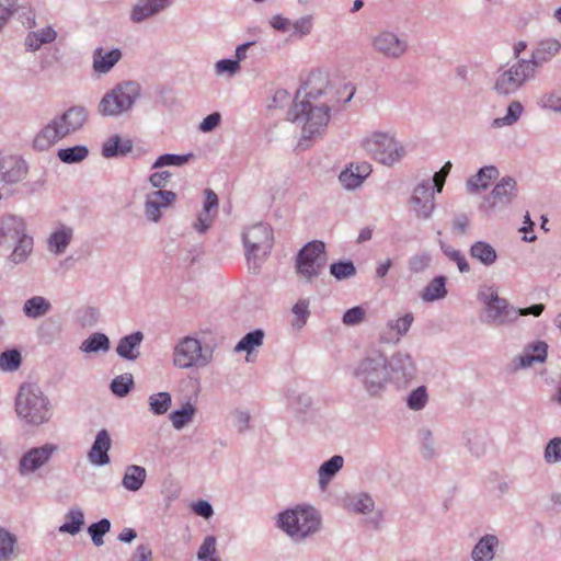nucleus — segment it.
Here are the masks:
<instances>
[{
    "label": "nucleus",
    "instance_id": "obj_36",
    "mask_svg": "<svg viewBox=\"0 0 561 561\" xmlns=\"http://www.w3.org/2000/svg\"><path fill=\"white\" fill-rule=\"evenodd\" d=\"M147 478V471L144 467L138 465H129L126 467L122 485L130 492L139 491Z\"/></svg>",
    "mask_w": 561,
    "mask_h": 561
},
{
    "label": "nucleus",
    "instance_id": "obj_42",
    "mask_svg": "<svg viewBox=\"0 0 561 561\" xmlns=\"http://www.w3.org/2000/svg\"><path fill=\"white\" fill-rule=\"evenodd\" d=\"M67 522L59 527V531L69 535H77L84 525V514L81 508L72 507L66 514Z\"/></svg>",
    "mask_w": 561,
    "mask_h": 561
},
{
    "label": "nucleus",
    "instance_id": "obj_1",
    "mask_svg": "<svg viewBox=\"0 0 561 561\" xmlns=\"http://www.w3.org/2000/svg\"><path fill=\"white\" fill-rule=\"evenodd\" d=\"M334 101L336 96L329 75L313 71L297 90L287 119L301 126L302 139L309 140L327 128Z\"/></svg>",
    "mask_w": 561,
    "mask_h": 561
},
{
    "label": "nucleus",
    "instance_id": "obj_53",
    "mask_svg": "<svg viewBox=\"0 0 561 561\" xmlns=\"http://www.w3.org/2000/svg\"><path fill=\"white\" fill-rule=\"evenodd\" d=\"M22 363L21 353L15 350H8L0 354V369L2 371H14Z\"/></svg>",
    "mask_w": 561,
    "mask_h": 561
},
{
    "label": "nucleus",
    "instance_id": "obj_30",
    "mask_svg": "<svg viewBox=\"0 0 561 561\" xmlns=\"http://www.w3.org/2000/svg\"><path fill=\"white\" fill-rule=\"evenodd\" d=\"M417 442L420 445L421 457L424 460L432 461L439 456L438 444L430 427L422 426L417 430Z\"/></svg>",
    "mask_w": 561,
    "mask_h": 561
},
{
    "label": "nucleus",
    "instance_id": "obj_56",
    "mask_svg": "<svg viewBox=\"0 0 561 561\" xmlns=\"http://www.w3.org/2000/svg\"><path fill=\"white\" fill-rule=\"evenodd\" d=\"M134 385V379L130 374H124L115 377L111 382V390L119 398L127 396Z\"/></svg>",
    "mask_w": 561,
    "mask_h": 561
},
{
    "label": "nucleus",
    "instance_id": "obj_33",
    "mask_svg": "<svg viewBox=\"0 0 561 561\" xmlns=\"http://www.w3.org/2000/svg\"><path fill=\"white\" fill-rule=\"evenodd\" d=\"M134 148L130 139H122L118 135L110 137L102 146V156L104 158L124 157L131 152Z\"/></svg>",
    "mask_w": 561,
    "mask_h": 561
},
{
    "label": "nucleus",
    "instance_id": "obj_52",
    "mask_svg": "<svg viewBox=\"0 0 561 561\" xmlns=\"http://www.w3.org/2000/svg\"><path fill=\"white\" fill-rule=\"evenodd\" d=\"M330 274L337 280L351 278L356 275V267L350 260L334 262L330 265Z\"/></svg>",
    "mask_w": 561,
    "mask_h": 561
},
{
    "label": "nucleus",
    "instance_id": "obj_20",
    "mask_svg": "<svg viewBox=\"0 0 561 561\" xmlns=\"http://www.w3.org/2000/svg\"><path fill=\"white\" fill-rule=\"evenodd\" d=\"M27 164L19 156H7L0 159V182L15 184L27 174Z\"/></svg>",
    "mask_w": 561,
    "mask_h": 561
},
{
    "label": "nucleus",
    "instance_id": "obj_16",
    "mask_svg": "<svg viewBox=\"0 0 561 561\" xmlns=\"http://www.w3.org/2000/svg\"><path fill=\"white\" fill-rule=\"evenodd\" d=\"M58 447L54 444H44L41 447H33L22 455L19 461V473L28 476L48 463Z\"/></svg>",
    "mask_w": 561,
    "mask_h": 561
},
{
    "label": "nucleus",
    "instance_id": "obj_35",
    "mask_svg": "<svg viewBox=\"0 0 561 561\" xmlns=\"http://www.w3.org/2000/svg\"><path fill=\"white\" fill-rule=\"evenodd\" d=\"M469 254L473 260L484 266L493 265L497 260V252L495 248L486 241H476L469 249Z\"/></svg>",
    "mask_w": 561,
    "mask_h": 561
},
{
    "label": "nucleus",
    "instance_id": "obj_29",
    "mask_svg": "<svg viewBox=\"0 0 561 561\" xmlns=\"http://www.w3.org/2000/svg\"><path fill=\"white\" fill-rule=\"evenodd\" d=\"M142 340L144 334L140 331L125 335L118 341L116 353L124 359L135 360L139 357V348Z\"/></svg>",
    "mask_w": 561,
    "mask_h": 561
},
{
    "label": "nucleus",
    "instance_id": "obj_37",
    "mask_svg": "<svg viewBox=\"0 0 561 561\" xmlns=\"http://www.w3.org/2000/svg\"><path fill=\"white\" fill-rule=\"evenodd\" d=\"M73 230L68 226H60L48 238V249L55 254H61L72 240Z\"/></svg>",
    "mask_w": 561,
    "mask_h": 561
},
{
    "label": "nucleus",
    "instance_id": "obj_59",
    "mask_svg": "<svg viewBox=\"0 0 561 561\" xmlns=\"http://www.w3.org/2000/svg\"><path fill=\"white\" fill-rule=\"evenodd\" d=\"M466 446L471 455L479 458L486 451L485 438L481 435L469 433L466 442Z\"/></svg>",
    "mask_w": 561,
    "mask_h": 561
},
{
    "label": "nucleus",
    "instance_id": "obj_17",
    "mask_svg": "<svg viewBox=\"0 0 561 561\" xmlns=\"http://www.w3.org/2000/svg\"><path fill=\"white\" fill-rule=\"evenodd\" d=\"M410 204L419 219H430L435 208L434 188L428 180L419 183L410 197Z\"/></svg>",
    "mask_w": 561,
    "mask_h": 561
},
{
    "label": "nucleus",
    "instance_id": "obj_31",
    "mask_svg": "<svg viewBox=\"0 0 561 561\" xmlns=\"http://www.w3.org/2000/svg\"><path fill=\"white\" fill-rule=\"evenodd\" d=\"M499 545V539L494 535H484L479 539L471 551V559L473 561H492L495 556V548Z\"/></svg>",
    "mask_w": 561,
    "mask_h": 561
},
{
    "label": "nucleus",
    "instance_id": "obj_57",
    "mask_svg": "<svg viewBox=\"0 0 561 561\" xmlns=\"http://www.w3.org/2000/svg\"><path fill=\"white\" fill-rule=\"evenodd\" d=\"M432 262V256L428 252H421L412 255L408 262V268L412 274H421L425 272Z\"/></svg>",
    "mask_w": 561,
    "mask_h": 561
},
{
    "label": "nucleus",
    "instance_id": "obj_51",
    "mask_svg": "<svg viewBox=\"0 0 561 561\" xmlns=\"http://www.w3.org/2000/svg\"><path fill=\"white\" fill-rule=\"evenodd\" d=\"M440 250L443 253L453 262H455L458 266L460 273H468L470 271V265L465 256V254L449 244H446L443 241H439Z\"/></svg>",
    "mask_w": 561,
    "mask_h": 561
},
{
    "label": "nucleus",
    "instance_id": "obj_46",
    "mask_svg": "<svg viewBox=\"0 0 561 561\" xmlns=\"http://www.w3.org/2000/svg\"><path fill=\"white\" fill-rule=\"evenodd\" d=\"M16 244L11 253V255L9 256V260L14 263V264H19V263H22L24 262L27 256L31 254L32 250H33V238L25 234V236H22L21 238L16 239Z\"/></svg>",
    "mask_w": 561,
    "mask_h": 561
},
{
    "label": "nucleus",
    "instance_id": "obj_41",
    "mask_svg": "<svg viewBox=\"0 0 561 561\" xmlns=\"http://www.w3.org/2000/svg\"><path fill=\"white\" fill-rule=\"evenodd\" d=\"M61 322L56 318H48L44 320L38 329L37 336L46 344L53 343L60 337Z\"/></svg>",
    "mask_w": 561,
    "mask_h": 561
},
{
    "label": "nucleus",
    "instance_id": "obj_62",
    "mask_svg": "<svg viewBox=\"0 0 561 561\" xmlns=\"http://www.w3.org/2000/svg\"><path fill=\"white\" fill-rule=\"evenodd\" d=\"M545 460L548 463H557L561 461V437L552 438L546 446Z\"/></svg>",
    "mask_w": 561,
    "mask_h": 561
},
{
    "label": "nucleus",
    "instance_id": "obj_13",
    "mask_svg": "<svg viewBox=\"0 0 561 561\" xmlns=\"http://www.w3.org/2000/svg\"><path fill=\"white\" fill-rule=\"evenodd\" d=\"M389 382L398 388L407 387L417 374V366L413 356L403 351L393 352L386 357Z\"/></svg>",
    "mask_w": 561,
    "mask_h": 561
},
{
    "label": "nucleus",
    "instance_id": "obj_54",
    "mask_svg": "<svg viewBox=\"0 0 561 561\" xmlns=\"http://www.w3.org/2000/svg\"><path fill=\"white\" fill-rule=\"evenodd\" d=\"M111 529V522L107 518H102L88 527V534L91 536L94 546L100 547L103 545V537Z\"/></svg>",
    "mask_w": 561,
    "mask_h": 561
},
{
    "label": "nucleus",
    "instance_id": "obj_60",
    "mask_svg": "<svg viewBox=\"0 0 561 561\" xmlns=\"http://www.w3.org/2000/svg\"><path fill=\"white\" fill-rule=\"evenodd\" d=\"M339 180L346 190H355L363 183V176L355 172L353 164L341 172Z\"/></svg>",
    "mask_w": 561,
    "mask_h": 561
},
{
    "label": "nucleus",
    "instance_id": "obj_4",
    "mask_svg": "<svg viewBox=\"0 0 561 561\" xmlns=\"http://www.w3.org/2000/svg\"><path fill=\"white\" fill-rule=\"evenodd\" d=\"M351 375L370 398H380L390 383L386 356L380 352L360 358L352 368Z\"/></svg>",
    "mask_w": 561,
    "mask_h": 561
},
{
    "label": "nucleus",
    "instance_id": "obj_44",
    "mask_svg": "<svg viewBox=\"0 0 561 561\" xmlns=\"http://www.w3.org/2000/svg\"><path fill=\"white\" fill-rule=\"evenodd\" d=\"M111 347L110 339L104 333L95 332L85 339L80 350L84 353L107 352Z\"/></svg>",
    "mask_w": 561,
    "mask_h": 561
},
{
    "label": "nucleus",
    "instance_id": "obj_8",
    "mask_svg": "<svg viewBox=\"0 0 561 561\" xmlns=\"http://www.w3.org/2000/svg\"><path fill=\"white\" fill-rule=\"evenodd\" d=\"M363 149L379 163L391 167L403 159L407 150L392 135L376 131L362 141Z\"/></svg>",
    "mask_w": 561,
    "mask_h": 561
},
{
    "label": "nucleus",
    "instance_id": "obj_23",
    "mask_svg": "<svg viewBox=\"0 0 561 561\" xmlns=\"http://www.w3.org/2000/svg\"><path fill=\"white\" fill-rule=\"evenodd\" d=\"M122 57L123 54L119 48L105 50L103 47H96L92 55L93 71L98 75H106L114 68Z\"/></svg>",
    "mask_w": 561,
    "mask_h": 561
},
{
    "label": "nucleus",
    "instance_id": "obj_38",
    "mask_svg": "<svg viewBox=\"0 0 561 561\" xmlns=\"http://www.w3.org/2000/svg\"><path fill=\"white\" fill-rule=\"evenodd\" d=\"M22 310L25 317L38 319L51 310V304L43 296H33L25 300Z\"/></svg>",
    "mask_w": 561,
    "mask_h": 561
},
{
    "label": "nucleus",
    "instance_id": "obj_7",
    "mask_svg": "<svg viewBox=\"0 0 561 561\" xmlns=\"http://www.w3.org/2000/svg\"><path fill=\"white\" fill-rule=\"evenodd\" d=\"M478 299L482 304L480 321L491 328H506L517 321L516 307L499 296L497 290L488 287L479 290Z\"/></svg>",
    "mask_w": 561,
    "mask_h": 561
},
{
    "label": "nucleus",
    "instance_id": "obj_6",
    "mask_svg": "<svg viewBox=\"0 0 561 561\" xmlns=\"http://www.w3.org/2000/svg\"><path fill=\"white\" fill-rule=\"evenodd\" d=\"M141 91L139 82L122 81L105 92L98 104V113L103 117H119L129 113L140 98Z\"/></svg>",
    "mask_w": 561,
    "mask_h": 561
},
{
    "label": "nucleus",
    "instance_id": "obj_47",
    "mask_svg": "<svg viewBox=\"0 0 561 561\" xmlns=\"http://www.w3.org/2000/svg\"><path fill=\"white\" fill-rule=\"evenodd\" d=\"M148 404L150 412L156 415H162L171 408L172 397L167 391L153 393L149 396Z\"/></svg>",
    "mask_w": 561,
    "mask_h": 561
},
{
    "label": "nucleus",
    "instance_id": "obj_32",
    "mask_svg": "<svg viewBox=\"0 0 561 561\" xmlns=\"http://www.w3.org/2000/svg\"><path fill=\"white\" fill-rule=\"evenodd\" d=\"M344 458L341 455H334L324 461L318 469V483L321 490H325L330 481L343 468Z\"/></svg>",
    "mask_w": 561,
    "mask_h": 561
},
{
    "label": "nucleus",
    "instance_id": "obj_26",
    "mask_svg": "<svg viewBox=\"0 0 561 561\" xmlns=\"http://www.w3.org/2000/svg\"><path fill=\"white\" fill-rule=\"evenodd\" d=\"M25 234V222L22 217L5 215L0 219V241L2 243H10Z\"/></svg>",
    "mask_w": 561,
    "mask_h": 561
},
{
    "label": "nucleus",
    "instance_id": "obj_21",
    "mask_svg": "<svg viewBox=\"0 0 561 561\" xmlns=\"http://www.w3.org/2000/svg\"><path fill=\"white\" fill-rule=\"evenodd\" d=\"M413 321L414 316L411 312L389 319L386 323L385 330L380 333V341L387 344L399 343L401 337L409 332Z\"/></svg>",
    "mask_w": 561,
    "mask_h": 561
},
{
    "label": "nucleus",
    "instance_id": "obj_43",
    "mask_svg": "<svg viewBox=\"0 0 561 561\" xmlns=\"http://www.w3.org/2000/svg\"><path fill=\"white\" fill-rule=\"evenodd\" d=\"M264 335L265 333L262 329H255L247 333L234 346V352L251 354L256 347L263 344Z\"/></svg>",
    "mask_w": 561,
    "mask_h": 561
},
{
    "label": "nucleus",
    "instance_id": "obj_3",
    "mask_svg": "<svg viewBox=\"0 0 561 561\" xmlns=\"http://www.w3.org/2000/svg\"><path fill=\"white\" fill-rule=\"evenodd\" d=\"M322 518L317 508L298 504L276 515V526L294 542L300 543L318 534Z\"/></svg>",
    "mask_w": 561,
    "mask_h": 561
},
{
    "label": "nucleus",
    "instance_id": "obj_14",
    "mask_svg": "<svg viewBox=\"0 0 561 561\" xmlns=\"http://www.w3.org/2000/svg\"><path fill=\"white\" fill-rule=\"evenodd\" d=\"M517 196V182L512 176L502 178L489 195L483 197L480 209L493 215L506 209Z\"/></svg>",
    "mask_w": 561,
    "mask_h": 561
},
{
    "label": "nucleus",
    "instance_id": "obj_48",
    "mask_svg": "<svg viewBox=\"0 0 561 561\" xmlns=\"http://www.w3.org/2000/svg\"><path fill=\"white\" fill-rule=\"evenodd\" d=\"M193 158V153L187 154H175V153H164L157 158V160L152 163L151 169H162L164 167H182Z\"/></svg>",
    "mask_w": 561,
    "mask_h": 561
},
{
    "label": "nucleus",
    "instance_id": "obj_28",
    "mask_svg": "<svg viewBox=\"0 0 561 561\" xmlns=\"http://www.w3.org/2000/svg\"><path fill=\"white\" fill-rule=\"evenodd\" d=\"M500 172L494 165H485L481 168L477 174L467 180V191L471 194L486 190L493 180H496Z\"/></svg>",
    "mask_w": 561,
    "mask_h": 561
},
{
    "label": "nucleus",
    "instance_id": "obj_18",
    "mask_svg": "<svg viewBox=\"0 0 561 561\" xmlns=\"http://www.w3.org/2000/svg\"><path fill=\"white\" fill-rule=\"evenodd\" d=\"M174 0H137L131 7L129 19L133 23L140 24L168 10Z\"/></svg>",
    "mask_w": 561,
    "mask_h": 561
},
{
    "label": "nucleus",
    "instance_id": "obj_61",
    "mask_svg": "<svg viewBox=\"0 0 561 561\" xmlns=\"http://www.w3.org/2000/svg\"><path fill=\"white\" fill-rule=\"evenodd\" d=\"M293 313L295 319L293 320V328L300 330L307 322V318L309 316V304L307 300H299L293 307Z\"/></svg>",
    "mask_w": 561,
    "mask_h": 561
},
{
    "label": "nucleus",
    "instance_id": "obj_9",
    "mask_svg": "<svg viewBox=\"0 0 561 561\" xmlns=\"http://www.w3.org/2000/svg\"><path fill=\"white\" fill-rule=\"evenodd\" d=\"M327 264L325 244L313 240L305 244L297 253L295 261L296 273L306 282L312 283Z\"/></svg>",
    "mask_w": 561,
    "mask_h": 561
},
{
    "label": "nucleus",
    "instance_id": "obj_22",
    "mask_svg": "<svg viewBox=\"0 0 561 561\" xmlns=\"http://www.w3.org/2000/svg\"><path fill=\"white\" fill-rule=\"evenodd\" d=\"M548 344L545 341H535L524 347L522 354L514 358V369H524L547 359Z\"/></svg>",
    "mask_w": 561,
    "mask_h": 561
},
{
    "label": "nucleus",
    "instance_id": "obj_45",
    "mask_svg": "<svg viewBox=\"0 0 561 561\" xmlns=\"http://www.w3.org/2000/svg\"><path fill=\"white\" fill-rule=\"evenodd\" d=\"M89 149L84 145L61 148L57 151L58 159L66 164L79 163L87 159Z\"/></svg>",
    "mask_w": 561,
    "mask_h": 561
},
{
    "label": "nucleus",
    "instance_id": "obj_58",
    "mask_svg": "<svg viewBox=\"0 0 561 561\" xmlns=\"http://www.w3.org/2000/svg\"><path fill=\"white\" fill-rule=\"evenodd\" d=\"M15 537L4 528H0V561H8L13 553Z\"/></svg>",
    "mask_w": 561,
    "mask_h": 561
},
{
    "label": "nucleus",
    "instance_id": "obj_11",
    "mask_svg": "<svg viewBox=\"0 0 561 561\" xmlns=\"http://www.w3.org/2000/svg\"><path fill=\"white\" fill-rule=\"evenodd\" d=\"M534 76L533 66L526 59H519L507 69L499 71L494 90L500 95L513 94Z\"/></svg>",
    "mask_w": 561,
    "mask_h": 561
},
{
    "label": "nucleus",
    "instance_id": "obj_50",
    "mask_svg": "<svg viewBox=\"0 0 561 561\" xmlns=\"http://www.w3.org/2000/svg\"><path fill=\"white\" fill-rule=\"evenodd\" d=\"M522 113H523V105L520 104V102L513 101L507 107L506 115L503 117L495 118L492 123V126L493 127L511 126L519 119Z\"/></svg>",
    "mask_w": 561,
    "mask_h": 561
},
{
    "label": "nucleus",
    "instance_id": "obj_19",
    "mask_svg": "<svg viewBox=\"0 0 561 561\" xmlns=\"http://www.w3.org/2000/svg\"><path fill=\"white\" fill-rule=\"evenodd\" d=\"M176 199V194L172 191L158 190L146 195L145 214L146 217L157 222L160 220L162 210L167 209Z\"/></svg>",
    "mask_w": 561,
    "mask_h": 561
},
{
    "label": "nucleus",
    "instance_id": "obj_25",
    "mask_svg": "<svg viewBox=\"0 0 561 561\" xmlns=\"http://www.w3.org/2000/svg\"><path fill=\"white\" fill-rule=\"evenodd\" d=\"M561 49V43L556 38L541 41L533 50L530 59H526L533 66L534 72L538 67L554 57Z\"/></svg>",
    "mask_w": 561,
    "mask_h": 561
},
{
    "label": "nucleus",
    "instance_id": "obj_5",
    "mask_svg": "<svg viewBox=\"0 0 561 561\" xmlns=\"http://www.w3.org/2000/svg\"><path fill=\"white\" fill-rule=\"evenodd\" d=\"M18 416L30 425H41L50 419V404L41 388L34 383H23L15 399Z\"/></svg>",
    "mask_w": 561,
    "mask_h": 561
},
{
    "label": "nucleus",
    "instance_id": "obj_63",
    "mask_svg": "<svg viewBox=\"0 0 561 561\" xmlns=\"http://www.w3.org/2000/svg\"><path fill=\"white\" fill-rule=\"evenodd\" d=\"M539 105L542 108L561 113V91L543 94L539 100Z\"/></svg>",
    "mask_w": 561,
    "mask_h": 561
},
{
    "label": "nucleus",
    "instance_id": "obj_39",
    "mask_svg": "<svg viewBox=\"0 0 561 561\" xmlns=\"http://www.w3.org/2000/svg\"><path fill=\"white\" fill-rule=\"evenodd\" d=\"M446 277L443 275L434 277L422 290L421 298L425 302L444 299L447 296Z\"/></svg>",
    "mask_w": 561,
    "mask_h": 561
},
{
    "label": "nucleus",
    "instance_id": "obj_64",
    "mask_svg": "<svg viewBox=\"0 0 561 561\" xmlns=\"http://www.w3.org/2000/svg\"><path fill=\"white\" fill-rule=\"evenodd\" d=\"M365 319V310L360 306H355L346 310L342 317L345 325L354 327L363 322Z\"/></svg>",
    "mask_w": 561,
    "mask_h": 561
},
{
    "label": "nucleus",
    "instance_id": "obj_2",
    "mask_svg": "<svg viewBox=\"0 0 561 561\" xmlns=\"http://www.w3.org/2000/svg\"><path fill=\"white\" fill-rule=\"evenodd\" d=\"M89 112L83 105H72L56 114L44 125L33 139V148L45 151L58 141L81 130L87 124Z\"/></svg>",
    "mask_w": 561,
    "mask_h": 561
},
{
    "label": "nucleus",
    "instance_id": "obj_27",
    "mask_svg": "<svg viewBox=\"0 0 561 561\" xmlns=\"http://www.w3.org/2000/svg\"><path fill=\"white\" fill-rule=\"evenodd\" d=\"M343 506L348 512L368 515L375 510V501L368 493L356 492L343 499Z\"/></svg>",
    "mask_w": 561,
    "mask_h": 561
},
{
    "label": "nucleus",
    "instance_id": "obj_55",
    "mask_svg": "<svg viewBox=\"0 0 561 561\" xmlns=\"http://www.w3.org/2000/svg\"><path fill=\"white\" fill-rule=\"evenodd\" d=\"M216 537L207 536L205 537L203 543L201 545L197 551V560L198 561H220L218 557H216Z\"/></svg>",
    "mask_w": 561,
    "mask_h": 561
},
{
    "label": "nucleus",
    "instance_id": "obj_49",
    "mask_svg": "<svg viewBox=\"0 0 561 561\" xmlns=\"http://www.w3.org/2000/svg\"><path fill=\"white\" fill-rule=\"evenodd\" d=\"M407 407L412 411L423 410L428 402L427 388L425 386H419L413 389L407 397Z\"/></svg>",
    "mask_w": 561,
    "mask_h": 561
},
{
    "label": "nucleus",
    "instance_id": "obj_40",
    "mask_svg": "<svg viewBox=\"0 0 561 561\" xmlns=\"http://www.w3.org/2000/svg\"><path fill=\"white\" fill-rule=\"evenodd\" d=\"M196 412V407L190 401H187L182 405L181 409L172 411L169 415V419L172 423V426L175 430L181 431L193 421Z\"/></svg>",
    "mask_w": 561,
    "mask_h": 561
},
{
    "label": "nucleus",
    "instance_id": "obj_24",
    "mask_svg": "<svg viewBox=\"0 0 561 561\" xmlns=\"http://www.w3.org/2000/svg\"><path fill=\"white\" fill-rule=\"evenodd\" d=\"M112 446V439L106 430H101L91 446L88 459L92 465L105 466L110 463L108 450Z\"/></svg>",
    "mask_w": 561,
    "mask_h": 561
},
{
    "label": "nucleus",
    "instance_id": "obj_15",
    "mask_svg": "<svg viewBox=\"0 0 561 561\" xmlns=\"http://www.w3.org/2000/svg\"><path fill=\"white\" fill-rule=\"evenodd\" d=\"M375 53L383 58L397 60L408 51V42L388 30L378 31L370 37Z\"/></svg>",
    "mask_w": 561,
    "mask_h": 561
},
{
    "label": "nucleus",
    "instance_id": "obj_12",
    "mask_svg": "<svg viewBox=\"0 0 561 561\" xmlns=\"http://www.w3.org/2000/svg\"><path fill=\"white\" fill-rule=\"evenodd\" d=\"M248 260L265 257L273 247V231L268 225L255 224L242 233Z\"/></svg>",
    "mask_w": 561,
    "mask_h": 561
},
{
    "label": "nucleus",
    "instance_id": "obj_10",
    "mask_svg": "<svg viewBox=\"0 0 561 561\" xmlns=\"http://www.w3.org/2000/svg\"><path fill=\"white\" fill-rule=\"evenodd\" d=\"M213 358L211 351L203 348L199 340L185 336L179 341L173 351V364L178 368L204 367Z\"/></svg>",
    "mask_w": 561,
    "mask_h": 561
},
{
    "label": "nucleus",
    "instance_id": "obj_34",
    "mask_svg": "<svg viewBox=\"0 0 561 561\" xmlns=\"http://www.w3.org/2000/svg\"><path fill=\"white\" fill-rule=\"evenodd\" d=\"M56 37L57 32L51 26H46L38 31L28 32L24 41V46L27 51H36L44 44L53 43Z\"/></svg>",
    "mask_w": 561,
    "mask_h": 561
}]
</instances>
